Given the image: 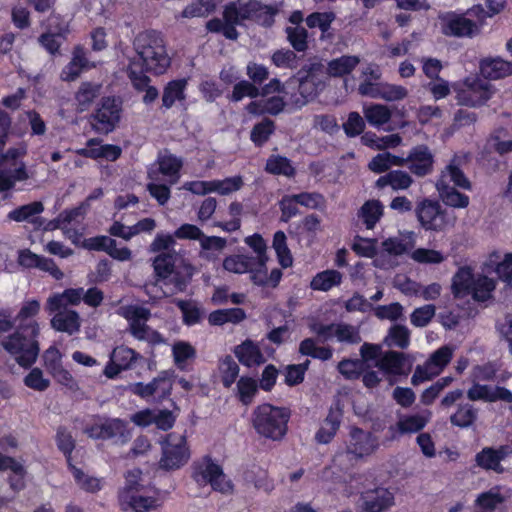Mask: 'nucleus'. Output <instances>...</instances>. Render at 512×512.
<instances>
[{
    "label": "nucleus",
    "mask_w": 512,
    "mask_h": 512,
    "mask_svg": "<svg viewBox=\"0 0 512 512\" xmlns=\"http://www.w3.org/2000/svg\"><path fill=\"white\" fill-rule=\"evenodd\" d=\"M3 349L23 368H30L37 360L40 347L38 336L30 331L16 330L4 337L1 342Z\"/></svg>",
    "instance_id": "obj_5"
},
{
    "label": "nucleus",
    "mask_w": 512,
    "mask_h": 512,
    "mask_svg": "<svg viewBox=\"0 0 512 512\" xmlns=\"http://www.w3.org/2000/svg\"><path fill=\"white\" fill-rule=\"evenodd\" d=\"M172 355L175 365L185 370L188 366V362L193 360L196 355L194 347L185 341H177L172 346Z\"/></svg>",
    "instance_id": "obj_52"
},
{
    "label": "nucleus",
    "mask_w": 512,
    "mask_h": 512,
    "mask_svg": "<svg viewBox=\"0 0 512 512\" xmlns=\"http://www.w3.org/2000/svg\"><path fill=\"white\" fill-rule=\"evenodd\" d=\"M83 298V288L76 289H66L61 294H55L48 298L47 301V309L50 312H56V310H60L65 308L68 305H77L81 302Z\"/></svg>",
    "instance_id": "obj_39"
},
{
    "label": "nucleus",
    "mask_w": 512,
    "mask_h": 512,
    "mask_svg": "<svg viewBox=\"0 0 512 512\" xmlns=\"http://www.w3.org/2000/svg\"><path fill=\"white\" fill-rule=\"evenodd\" d=\"M85 213L84 205L61 212L51 223L52 228L70 227L73 223H79Z\"/></svg>",
    "instance_id": "obj_57"
},
{
    "label": "nucleus",
    "mask_w": 512,
    "mask_h": 512,
    "mask_svg": "<svg viewBox=\"0 0 512 512\" xmlns=\"http://www.w3.org/2000/svg\"><path fill=\"white\" fill-rule=\"evenodd\" d=\"M257 392V382L249 377H241L237 382V394L244 405L252 402Z\"/></svg>",
    "instance_id": "obj_62"
},
{
    "label": "nucleus",
    "mask_w": 512,
    "mask_h": 512,
    "mask_svg": "<svg viewBox=\"0 0 512 512\" xmlns=\"http://www.w3.org/2000/svg\"><path fill=\"white\" fill-rule=\"evenodd\" d=\"M234 352L239 362L248 367L260 365L265 362V358L259 347L251 340H246L241 345H238Z\"/></svg>",
    "instance_id": "obj_37"
},
{
    "label": "nucleus",
    "mask_w": 512,
    "mask_h": 512,
    "mask_svg": "<svg viewBox=\"0 0 512 512\" xmlns=\"http://www.w3.org/2000/svg\"><path fill=\"white\" fill-rule=\"evenodd\" d=\"M84 431L92 439H115L121 443H126L131 437L127 423L119 418H98Z\"/></svg>",
    "instance_id": "obj_18"
},
{
    "label": "nucleus",
    "mask_w": 512,
    "mask_h": 512,
    "mask_svg": "<svg viewBox=\"0 0 512 512\" xmlns=\"http://www.w3.org/2000/svg\"><path fill=\"white\" fill-rule=\"evenodd\" d=\"M83 246L89 250L105 251L112 258L119 261H128L132 256L130 249L127 247H117L116 241L108 236L86 239Z\"/></svg>",
    "instance_id": "obj_27"
},
{
    "label": "nucleus",
    "mask_w": 512,
    "mask_h": 512,
    "mask_svg": "<svg viewBox=\"0 0 512 512\" xmlns=\"http://www.w3.org/2000/svg\"><path fill=\"white\" fill-rule=\"evenodd\" d=\"M440 25L446 36L470 37L477 31L475 22L452 12L440 16Z\"/></svg>",
    "instance_id": "obj_23"
},
{
    "label": "nucleus",
    "mask_w": 512,
    "mask_h": 512,
    "mask_svg": "<svg viewBox=\"0 0 512 512\" xmlns=\"http://www.w3.org/2000/svg\"><path fill=\"white\" fill-rule=\"evenodd\" d=\"M430 417L431 413L429 411L402 416L398 420L395 429L399 434L416 433L426 426Z\"/></svg>",
    "instance_id": "obj_42"
},
{
    "label": "nucleus",
    "mask_w": 512,
    "mask_h": 512,
    "mask_svg": "<svg viewBox=\"0 0 512 512\" xmlns=\"http://www.w3.org/2000/svg\"><path fill=\"white\" fill-rule=\"evenodd\" d=\"M162 457L159 465L165 470H175L184 466L190 458V450L184 435L170 433L161 442Z\"/></svg>",
    "instance_id": "obj_13"
},
{
    "label": "nucleus",
    "mask_w": 512,
    "mask_h": 512,
    "mask_svg": "<svg viewBox=\"0 0 512 512\" xmlns=\"http://www.w3.org/2000/svg\"><path fill=\"white\" fill-rule=\"evenodd\" d=\"M417 218L426 230L443 231L455 223V216L442 209L436 201L423 200L416 209Z\"/></svg>",
    "instance_id": "obj_15"
},
{
    "label": "nucleus",
    "mask_w": 512,
    "mask_h": 512,
    "mask_svg": "<svg viewBox=\"0 0 512 512\" xmlns=\"http://www.w3.org/2000/svg\"><path fill=\"white\" fill-rule=\"evenodd\" d=\"M159 171L169 178L171 184L176 183L180 178V169L183 161L172 154H162L158 157Z\"/></svg>",
    "instance_id": "obj_49"
},
{
    "label": "nucleus",
    "mask_w": 512,
    "mask_h": 512,
    "mask_svg": "<svg viewBox=\"0 0 512 512\" xmlns=\"http://www.w3.org/2000/svg\"><path fill=\"white\" fill-rule=\"evenodd\" d=\"M290 409L264 403L252 413V425L258 435L272 441H280L288 430Z\"/></svg>",
    "instance_id": "obj_4"
},
{
    "label": "nucleus",
    "mask_w": 512,
    "mask_h": 512,
    "mask_svg": "<svg viewBox=\"0 0 512 512\" xmlns=\"http://www.w3.org/2000/svg\"><path fill=\"white\" fill-rule=\"evenodd\" d=\"M23 149L11 148L0 156V192L12 189L17 182L29 179V172L20 157Z\"/></svg>",
    "instance_id": "obj_12"
},
{
    "label": "nucleus",
    "mask_w": 512,
    "mask_h": 512,
    "mask_svg": "<svg viewBox=\"0 0 512 512\" xmlns=\"http://www.w3.org/2000/svg\"><path fill=\"white\" fill-rule=\"evenodd\" d=\"M153 268L156 283L164 288L165 295L184 291L194 273L193 266L187 260L170 253H163L155 257Z\"/></svg>",
    "instance_id": "obj_1"
},
{
    "label": "nucleus",
    "mask_w": 512,
    "mask_h": 512,
    "mask_svg": "<svg viewBox=\"0 0 512 512\" xmlns=\"http://www.w3.org/2000/svg\"><path fill=\"white\" fill-rule=\"evenodd\" d=\"M40 311V303L35 299L24 301L18 311L15 321L17 328L30 331L34 336H39L40 326L34 319Z\"/></svg>",
    "instance_id": "obj_28"
},
{
    "label": "nucleus",
    "mask_w": 512,
    "mask_h": 512,
    "mask_svg": "<svg viewBox=\"0 0 512 512\" xmlns=\"http://www.w3.org/2000/svg\"><path fill=\"white\" fill-rule=\"evenodd\" d=\"M456 92L458 103L470 107L485 104L494 94L492 85L478 77L466 78Z\"/></svg>",
    "instance_id": "obj_16"
},
{
    "label": "nucleus",
    "mask_w": 512,
    "mask_h": 512,
    "mask_svg": "<svg viewBox=\"0 0 512 512\" xmlns=\"http://www.w3.org/2000/svg\"><path fill=\"white\" fill-rule=\"evenodd\" d=\"M199 245V257L214 263L219 260L222 251L226 248L227 240L219 236L206 235Z\"/></svg>",
    "instance_id": "obj_35"
},
{
    "label": "nucleus",
    "mask_w": 512,
    "mask_h": 512,
    "mask_svg": "<svg viewBox=\"0 0 512 512\" xmlns=\"http://www.w3.org/2000/svg\"><path fill=\"white\" fill-rule=\"evenodd\" d=\"M361 501L365 512H385L394 505L395 496L390 489L379 486L363 492Z\"/></svg>",
    "instance_id": "obj_22"
},
{
    "label": "nucleus",
    "mask_w": 512,
    "mask_h": 512,
    "mask_svg": "<svg viewBox=\"0 0 512 512\" xmlns=\"http://www.w3.org/2000/svg\"><path fill=\"white\" fill-rule=\"evenodd\" d=\"M73 477L79 487L87 492H97L102 488L101 480L99 478L85 474L79 468L69 464Z\"/></svg>",
    "instance_id": "obj_58"
},
{
    "label": "nucleus",
    "mask_w": 512,
    "mask_h": 512,
    "mask_svg": "<svg viewBox=\"0 0 512 512\" xmlns=\"http://www.w3.org/2000/svg\"><path fill=\"white\" fill-rule=\"evenodd\" d=\"M467 397L472 401L494 402L497 400L506 401L511 399V391L504 387L480 385L475 383L467 392Z\"/></svg>",
    "instance_id": "obj_29"
},
{
    "label": "nucleus",
    "mask_w": 512,
    "mask_h": 512,
    "mask_svg": "<svg viewBox=\"0 0 512 512\" xmlns=\"http://www.w3.org/2000/svg\"><path fill=\"white\" fill-rule=\"evenodd\" d=\"M229 215L231 220L229 221H217L214 222L213 226L220 228L225 232H234L241 227V215L243 212V205L240 202H231L228 207Z\"/></svg>",
    "instance_id": "obj_54"
},
{
    "label": "nucleus",
    "mask_w": 512,
    "mask_h": 512,
    "mask_svg": "<svg viewBox=\"0 0 512 512\" xmlns=\"http://www.w3.org/2000/svg\"><path fill=\"white\" fill-rule=\"evenodd\" d=\"M363 114L367 122L375 127L380 128L387 124L392 117L390 108L383 104H370L363 108Z\"/></svg>",
    "instance_id": "obj_48"
},
{
    "label": "nucleus",
    "mask_w": 512,
    "mask_h": 512,
    "mask_svg": "<svg viewBox=\"0 0 512 512\" xmlns=\"http://www.w3.org/2000/svg\"><path fill=\"white\" fill-rule=\"evenodd\" d=\"M322 70L321 63H312L306 74L300 78L298 90L304 102L315 98L324 89L325 82L319 78Z\"/></svg>",
    "instance_id": "obj_26"
},
{
    "label": "nucleus",
    "mask_w": 512,
    "mask_h": 512,
    "mask_svg": "<svg viewBox=\"0 0 512 512\" xmlns=\"http://www.w3.org/2000/svg\"><path fill=\"white\" fill-rule=\"evenodd\" d=\"M512 454L510 445H501L498 448L485 447L475 456L477 465L485 470H493L502 473L504 468L501 461Z\"/></svg>",
    "instance_id": "obj_25"
},
{
    "label": "nucleus",
    "mask_w": 512,
    "mask_h": 512,
    "mask_svg": "<svg viewBox=\"0 0 512 512\" xmlns=\"http://www.w3.org/2000/svg\"><path fill=\"white\" fill-rule=\"evenodd\" d=\"M6 470H10L14 474V476L9 479L11 487L15 490L22 488L25 475L24 466L14 458L0 453V471Z\"/></svg>",
    "instance_id": "obj_50"
},
{
    "label": "nucleus",
    "mask_w": 512,
    "mask_h": 512,
    "mask_svg": "<svg viewBox=\"0 0 512 512\" xmlns=\"http://www.w3.org/2000/svg\"><path fill=\"white\" fill-rule=\"evenodd\" d=\"M480 71L486 79H500L511 73L512 66L501 58H488L481 61Z\"/></svg>",
    "instance_id": "obj_41"
},
{
    "label": "nucleus",
    "mask_w": 512,
    "mask_h": 512,
    "mask_svg": "<svg viewBox=\"0 0 512 512\" xmlns=\"http://www.w3.org/2000/svg\"><path fill=\"white\" fill-rule=\"evenodd\" d=\"M44 211V205L40 201H34L22 206H19L7 215V218L15 222L28 221L33 224H42L40 214Z\"/></svg>",
    "instance_id": "obj_31"
},
{
    "label": "nucleus",
    "mask_w": 512,
    "mask_h": 512,
    "mask_svg": "<svg viewBox=\"0 0 512 512\" xmlns=\"http://www.w3.org/2000/svg\"><path fill=\"white\" fill-rule=\"evenodd\" d=\"M278 9L263 5L257 0H236L224 10V19L230 24H241L244 20H254L261 25L270 26Z\"/></svg>",
    "instance_id": "obj_6"
},
{
    "label": "nucleus",
    "mask_w": 512,
    "mask_h": 512,
    "mask_svg": "<svg viewBox=\"0 0 512 512\" xmlns=\"http://www.w3.org/2000/svg\"><path fill=\"white\" fill-rule=\"evenodd\" d=\"M140 359V353L125 345H119L110 353L103 375L111 380L116 379L123 371L134 369Z\"/></svg>",
    "instance_id": "obj_20"
},
{
    "label": "nucleus",
    "mask_w": 512,
    "mask_h": 512,
    "mask_svg": "<svg viewBox=\"0 0 512 512\" xmlns=\"http://www.w3.org/2000/svg\"><path fill=\"white\" fill-rule=\"evenodd\" d=\"M454 353L455 347L451 345H444L435 350L422 365L415 368L411 383L416 386L440 375L452 360Z\"/></svg>",
    "instance_id": "obj_14"
},
{
    "label": "nucleus",
    "mask_w": 512,
    "mask_h": 512,
    "mask_svg": "<svg viewBox=\"0 0 512 512\" xmlns=\"http://www.w3.org/2000/svg\"><path fill=\"white\" fill-rule=\"evenodd\" d=\"M172 388L173 372L162 371L157 377L147 384L142 382L132 384L130 386V391L146 401L159 403L170 396Z\"/></svg>",
    "instance_id": "obj_17"
},
{
    "label": "nucleus",
    "mask_w": 512,
    "mask_h": 512,
    "mask_svg": "<svg viewBox=\"0 0 512 512\" xmlns=\"http://www.w3.org/2000/svg\"><path fill=\"white\" fill-rule=\"evenodd\" d=\"M342 282V274L334 269L317 273L310 282V288L315 291L327 292Z\"/></svg>",
    "instance_id": "obj_45"
},
{
    "label": "nucleus",
    "mask_w": 512,
    "mask_h": 512,
    "mask_svg": "<svg viewBox=\"0 0 512 512\" xmlns=\"http://www.w3.org/2000/svg\"><path fill=\"white\" fill-rule=\"evenodd\" d=\"M410 257L420 264H440L446 259V256L441 251L425 248L415 249Z\"/></svg>",
    "instance_id": "obj_59"
},
{
    "label": "nucleus",
    "mask_w": 512,
    "mask_h": 512,
    "mask_svg": "<svg viewBox=\"0 0 512 512\" xmlns=\"http://www.w3.org/2000/svg\"><path fill=\"white\" fill-rule=\"evenodd\" d=\"M413 183V178L410 174L403 170H393L381 176L376 181V187L384 188L391 187L393 190H406Z\"/></svg>",
    "instance_id": "obj_38"
},
{
    "label": "nucleus",
    "mask_w": 512,
    "mask_h": 512,
    "mask_svg": "<svg viewBox=\"0 0 512 512\" xmlns=\"http://www.w3.org/2000/svg\"><path fill=\"white\" fill-rule=\"evenodd\" d=\"M259 262L252 255L248 254H231L226 256L222 261V268L228 273L245 274L251 271L254 265Z\"/></svg>",
    "instance_id": "obj_36"
},
{
    "label": "nucleus",
    "mask_w": 512,
    "mask_h": 512,
    "mask_svg": "<svg viewBox=\"0 0 512 512\" xmlns=\"http://www.w3.org/2000/svg\"><path fill=\"white\" fill-rule=\"evenodd\" d=\"M383 213L384 206L379 200H368L360 208L358 216L367 229H373Z\"/></svg>",
    "instance_id": "obj_46"
},
{
    "label": "nucleus",
    "mask_w": 512,
    "mask_h": 512,
    "mask_svg": "<svg viewBox=\"0 0 512 512\" xmlns=\"http://www.w3.org/2000/svg\"><path fill=\"white\" fill-rule=\"evenodd\" d=\"M405 359L402 353L388 351L384 353L376 362V366L383 372L392 375L403 373Z\"/></svg>",
    "instance_id": "obj_47"
},
{
    "label": "nucleus",
    "mask_w": 512,
    "mask_h": 512,
    "mask_svg": "<svg viewBox=\"0 0 512 512\" xmlns=\"http://www.w3.org/2000/svg\"><path fill=\"white\" fill-rule=\"evenodd\" d=\"M118 500L121 510L126 512H149L162 506L159 492L146 487L122 488Z\"/></svg>",
    "instance_id": "obj_11"
},
{
    "label": "nucleus",
    "mask_w": 512,
    "mask_h": 512,
    "mask_svg": "<svg viewBox=\"0 0 512 512\" xmlns=\"http://www.w3.org/2000/svg\"><path fill=\"white\" fill-rule=\"evenodd\" d=\"M360 62L358 55H342L327 63L326 73L330 77H343L354 71Z\"/></svg>",
    "instance_id": "obj_33"
},
{
    "label": "nucleus",
    "mask_w": 512,
    "mask_h": 512,
    "mask_svg": "<svg viewBox=\"0 0 512 512\" xmlns=\"http://www.w3.org/2000/svg\"><path fill=\"white\" fill-rule=\"evenodd\" d=\"M101 85L83 82L75 93L74 100L79 112L88 110L94 100L100 95Z\"/></svg>",
    "instance_id": "obj_40"
},
{
    "label": "nucleus",
    "mask_w": 512,
    "mask_h": 512,
    "mask_svg": "<svg viewBox=\"0 0 512 512\" xmlns=\"http://www.w3.org/2000/svg\"><path fill=\"white\" fill-rule=\"evenodd\" d=\"M244 182L241 176L227 177L225 179H214L211 180L212 193L219 195H230L236 191H239Z\"/></svg>",
    "instance_id": "obj_55"
},
{
    "label": "nucleus",
    "mask_w": 512,
    "mask_h": 512,
    "mask_svg": "<svg viewBox=\"0 0 512 512\" xmlns=\"http://www.w3.org/2000/svg\"><path fill=\"white\" fill-rule=\"evenodd\" d=\"M334 19L335 14L333 12H315L306 18V24L311 29L319 28L322 34H325L330 29ZM322 38H324V35H322Z\"/></svg>",
    "instance_id": "obj_61"
},
{
    "label": "nucleus",
    "mask_w": 512,
    "mask_h": 512,
    "mask_svg": "<svg viewBox=\"0 0 512 512\" xmlns=\"http://www.w3.org/2000/svg\"><path fill=\"white\" fill-rule=\"evenodd\" d=\"M496 287L494 279L485 275L474 276L470 267H461L452 280V293L455 297L471 294L477 301H485L491 297Z\"/></svg>",
    "instance_id": "obj_7"
},
{
    "label": "nucleus",
    "mask_w": 512,
    "mask_h": 512,
    "mask_svg": "<svg viewBox=\"0 0 512 512\" xmlns=\"http://www.w3.org/2000/svg\"><path fill=\"white\" fill-rule=\"evenodd\" d=\"M284 106V100L280 96L266 97V95L263 94L261 98L252 101L247 106V111L254 115H276L283 110Z\"/></svg>",
    "instance_id": "obj_34"
},
{
    "label": "nucleus",
    "mask_w": 512,
    "mask_h": 512,
    "mask_svg": "<svg viewBox=\"0 0 512 512\" xmlns=\"http://www.w3.org/2000/svg\"><path fill=\"white\" fill-rule=\"evenodd\" d=\"M51 319V326L60 332L74 334L80 329V317L76 311L62 308Z\"/></svg>",
    "instance_id": "obj_32"
},
{
    "label": "nucleus",
    "mask_w": 512,
    "mask_h": 512,
    "mask_svg": "<svg viewBox=\"0 0 512 512\" xmlns=\"http://www.w3.org/2000/svg\"><path fill=\"white\" fill-rule=\"evenodd\" d=\"M86 58V52L84 48L78 46L73 51V57L71 61L63 68L61 72V78L64 81H74L83 70H88L94 67Z\"/></svg>",
    "instance_id": "obj_30"
},
{
    "label": "nucleus",
    "mask_w": 512,
    "mask_h": 512,
    "mask_svg": "<svg viewBox=\"0 0 512 512\" xmlns=\"http://www.w3.org/2000/svg\"><path fill=\"white\" fill-rule=\"evenodd\" d=\"M393 166H405L404 157L389 152L379 153L369 162L368 167L374 173H383Z\"/></svg>",
    "instance_id": "obj_51"
},
{
    "label": "nucleus",
    "mask_w": 512,
    "mask_h": 512,
    "mask_svg": "<svg viewBox=\"0 0 512 512\" xmlns=\"http://www.w3.org/2000/svg\"><path fill=\"white\" fill-rule=\"evenodd\" d=\"M384 343L388 347L406 349L410 344L409 329L406 326L399 324L392 326L384 338Z\"/></svg>",
    "instance_id": "obj_53"
},
{
    "label": "nucleus",
    "mask_w": 512,
    "mask_h": 512,
    "mask_svg": "<svg viewBox=\"0 0 512 512\" xmlns=\"http://www.w3.org/2000/svg\"><path fill=\"white\" fill-rule=\"evenodd\" d=\"M192 478L199 486L210 485L213 490L228 494L233 491L232 482L226 477L222 467L211 457L205 456L192 467Z\"/></svg>",
    "instance_id": "obj_10"
},
{
    "label": "nucleus",
    "mask_w": 512,
    "mask_h": 512,
    "mask_svg": "<svg viewBox=\"0 0 512 512\" xmlns=\"http://www.w3.org/2000/svg\"><path fill=\"white\" fill-rule=\"evenodd\" d=\"M378 447L379 443L376 436L360 428L352 427L345 449L336 453L334 461L342 464V459L345 457L350 462H356L372 455Z\"/></svg>",
    "instance_id": "obj_9"
},
{
    "label": "nucleus",
    "mask_w": 512,
    "mask_h": 512,
    "mask_svg": "<svg viewBox=\"0 0 512 512\" xmlns=\"http://www.w3.org/2000/svg\"><path fill=\"white\" fill-rule=\"evenodd\" d=\"M404 160L411 173L418 177L426 176L433 171L434 156L426 145L413 147Z\"/></svg>",
    "instance_id": "obj_24"
},
{
    "label": "nucleus",
    "mask_w": 512,
    "mask_h": 512,
    "mask_svg": "<svg viewBox=\"0 0 512 512\" xmlns=\"http://www.w3.org/2000/svg\"><path fill=\"white\" fill-rule=\"evenodd\" d=\"M219 369L223 385L227 388L231 387L239 374L238 364L230 356H227L220 362Z\"/></svg>",
    "instance_id": "obj_64"
},
{
    "label": "nucleus",
    "mask_w": 512,
    "mask_h": 512,
    "mask_svg": "<svg viewBox=\"0 0 512 512\" xmlns=\"http://www.w3.org/2000/svg\"><path fill=\"white\" fill-rule=\"evenodd\" d=\"M120 102L115 98H104L94 115V127L102 133L111 132L120 120Z\"/></svg>",
    "instance_id": "obj_21"
},
{
    "label": "nucleus",
    "mask_w": 512,
    "mask_h": 512,
    "mask_svg": "<svg viewBox=\"0 0 512 512\" xmlns=\"http://www.w3.org/2000/svg\"><path fill=\"white\" fill-rule=\"evenodd\" d=\"M341 423V414L338 411H330L321 427L315 434V439L320 444H328L336 435Z\"/></svg>",
    "instance_id": "obj_43"
},
{
    "label": "nucleus",
    "mask_w": 512,
    "mask_h": 512,
    "mask_svg": "<svg viewBox=\"0 0 512 512\" xmlns=\"http://www.w3.org/2000/svg\"><path fill=\"white\" fill-rule=\"evenodd\" d=\"M311 330L324 341L335 339L339 343L348 345L361 342L359 328L345 322L332 323L329 325L314 323L311 325Z\"/></svg>",
    "instance_id": "obj_19"
},
{
    "label": "nucleus",
    "mask_w": 512,
    "mask_h": 512,
    "mask_svg": "<svg viewBox=\"0 0 512 512\" xmlns=\"http://www.w3.org/2000/svg\"><path fill=\"white\" fill-rule=\"evenodd\" d=\"M287 38L292 47L298 52H304L307 47V30L302 26L286 28Z\"/></svg>",
    "instance_id": "obj_63"
},
{
    "label": "nucleus",
    "mask_w": 512,
    "mask_h": 512,
    "mask_svg": "<svg viewBox=\"0 0 512 512\" xmlns=\"http://www.w3.org/2000/svg\"><path fill=\"white\" fill-rule=\"evenodd\" d=\"M461 158L455 156L441 171L436 182V189L442 201L454 208H466L469 205V197L458 192L455 187L470 189L471 185L460 168Z\"/></svg>",
    "instance_id": "obj_3"
},
{
    "label": "nucleus",
    "mask_w": 512,
    "mask_h": 512,
    "mask_svg": "<svg viewBox=\"0 0 512 512\" xmlns=\"http://www.w3.org/2000/svg\"><path fill=\"white\" fill-rule=\"evenodd\" d=\"M133 47L145 71L160 75L170 66L171 59L161 33L155 30L140 32L133 41Z\"/></svg>",
    "instance_id": "obj_2"
},
{
    "label": "nucleus",
    "mask_w": 512,
    "mask_h": 512,
    "mask_svg": "<svg viewBox=\"0 0 512 512\" xmlns=\"http://www.w3.org/2000/svg\"><path fill=\"white\" fill-rule=\"evenodd\" d=\"M503 501L504 497L499 493V490L497 488H493L477 497L476 503L478 510L476 512H492Z\"/></svg>",
    "instance_id": "obj_56"
},
{
    "label": "nucleus",
    "mask_w": 512,
    "mask_h": 512,
    "mask_svg": "<svg viewBox=\"0 0 512 512\" xmlns=\"http://www.w3.org/2000/svg\"><path fill=\"white\" fill-rule=\"evenodd\" d=\"M116 313L127 321V330L135 339L146 341L153 345L165 342L163 336L158 331L147 325L151 317V312L148 308L136 304L122 305L117 309Z\"/></svg>",
    "instance_id": "obj_8"
},
{
    "label": "nucleus",
    "mask_w": 512,
    "mask_h": 512,
    "mask_svg": "<svg viewBox=\"0 0 512 512\" xmlns=\"http://www.w3.org/2000/svg\"><path fill=\"white\" fill-rule=\"evenodd\" d=\"M187 79H176L167 83L162 95V104L165 108H171L176 102H183L186 98L185 90Z\"/></svg>",
    "instance_id": "obj_44"
},
{
    "label": "nucleus",
    "mask_w": 512,
    "mask_h": 512,
    "mask_svg": "<svg viewBox=\"0 0 512 512\" xmlns=\"http://www.w3.org/2000/svg\"><path fill=\"white\" fill-rule=\"evenodd\" d=\"M476 416V410L471 405L466 404L458 408V410L450 417V421L455 426L466 428L473 424Z\"/></svg>",
    "instance_id": "obj_60"
}]
</instances>
